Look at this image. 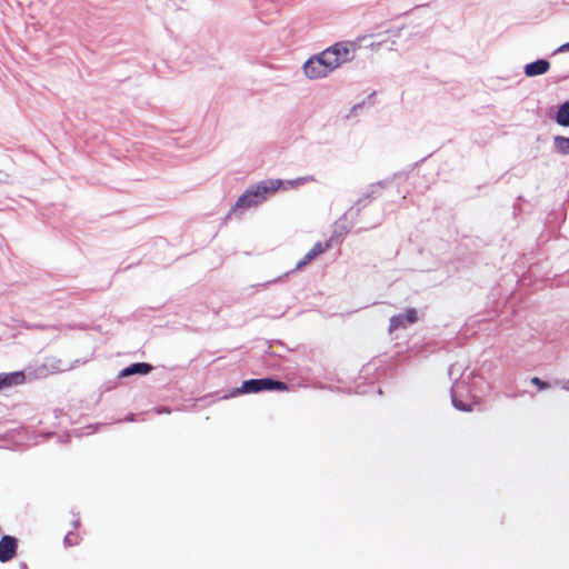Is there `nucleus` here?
Returning a JSON list of instances; mask_svg holds the SVG:
<instances>
[{"instance_id": "1", "label": "nucleus", "mask_w": 569, "mask_h": 569, "mask_svg": "<svg viewBox=\"0 0 569 569\" xmlns=\"http://www.w3.org/2000/svg\"><path fill=\"white\" fill-rule=\"evenodd\" d=\"M283 184L280 179H266L249 186L238 198L229 214L236 210L254 208L264 202L270 196L278 191Z\"/></svg>"}, {"instance_id": "21", "label": "nucleus", "mask_w": 569, "mask_h": 569, "mask_svg": "<svg viewBox=\"0 0 569 569\" xmlns=\"http://www.w3.org/2000/svg\"><path fill=\"white\" fill-rule=\"evenodd\" d=\"M461 368L462 366H460L459 363L451 365L449 368L450 378L453 379L455 373L460 372Z\"/></svg>"}, {"instance_id": "15", "label": "nucleus", "mask_w": 569, "mask_h": 569, "mask_svg": "<svg viewBox=\"0 0 569 569\" xmlns=\"http://www.w3.org/2000/svg\"><path fill=\"white\" fill-rule=\"evenodd\" d=\"M317 256H315L313 251H308L302 259H300L296 264V270L303 268L309 262H311Z\"/></svg>"}, {"instance_id": "5", "label": "nucleus", "mask_w": 569, "mask_h": 569, "mask_svg": "<svg viewBox=\"0 0 569 569\" xmlns=\"http://www.w3.org/2000/svg\"><path fill=\"white\" fill-rule=\"evenodd\" d=\"M24 380L26 376L23 371L0 373V391L13 386L22 385Z\"/></svg>"}, {"instance_id": "10", "label": "nucleus", "mask_w": 569, "mask_h": 569, "mask_svg": "<svg viewBox=\"0 0 569 569\" xmlns=\"http://www.w3.org/2000/svg\"><path fill=\"white\" fill-rule=\"evenodd\" d=\"M556 150L563 156H569V138L562 136H556L553 138Z\"/></svg>"}, {"instance_id": "26", "label": "nucleus", "mask_w": 569, "mask_h": 569, "mask_svg": "<svg viewBox=\"0 0 569 569\" xmlns=\"http://www.w3.org/2000/svg\"><path fill=\"white\" fill-rule=\"evenodd\" d=\"M26 328H28V329H30V328H39V329H43V328H44V326H40V325H30V326H29V325H28V326H26Z\"/></svg>"}, {"instance_id": "29", "label": "nucleus", "mask_w": 569, "mask_h": 569, "mask_svg": "<svg viewBox=\"0 0 569 569\" xmlns=\"http://www.w3.org/2000/svg\"><path fill=\"white\" fill-rule=\"evenodd\" d=\"M20 569H28L27 563H26V562H21V563H20Z\"/></svg>"}, {"instance_id": "16", "label": "nucleus", "mask_w": 569, "mask_h": 569, "mask_svg": "<svg viewBox=\"0 0 569 569\" xmlns=\"http://www.w3.org/2000/svg\"><path fill=\"white\" fill-rule=\"evenodd\" d=\"M549 67H550V64L547 60H543V59L536 60V76L547 72Z\"/></svg>"}, {"instance_id": "2", "label": "nucleus", "mask_w": 569, "mask_h": 569, "mask_svg": "<svg viewBox=\"0 0 569 569\" xmlns=\"http://www.w3.org/2000/svg\"><path fill=\"white\" fill-rule=\"evenodd\" d=\"M289 387L286 382L274 378L266 377L259 379L244 380L240 388L231 391V396L240 393H258L260 391H288Z\"/></svg>"}, {"instance_id": "19", "label": "nucleus", "mask_w": 569, "mask_h": 569, "mask_svg": "<svg viewBox=\"0 0 569 569\" xmlns=\"http://www.w3.org/2000/svg\"><path fill=\"white\" fill-rule=\"evenodd\" d=\"M313 58L320 62V66L323 67V72H326L327 76L332 72V69L327 67L326 58H323V51L317 56H313Z\"/></svg>"}, {"instance_id": "9", "label": "nucleus", "mask_w": 569, "mask_h": 569, "mask_svg": "<svg viewBox=\"0 0 569 569\" xmlns=\"http://www.w3.org/2000/svg\"><path fill=\"white\" fill-rule=\"evenodd\" d=\"M556 121L561 127H569V100L559 107Z\"/></svg>"}, {"instance_id": "6", "label": "nucleus", "mask_w": 569, "mask_h": 569, "mask_svg": "<svg viewBox=\"0 0 569 569\" xmlns=\"http://www.w3.org/2000/svg\"><path fill=\"white\" fill-rule=\"evenodd\" d=\"M151 370H152V366L148 362H134V363H131L130 366L123 368L119 372L118 377L127 378V377H130L133 375L144 376V375H148Z\"/></svg>"}, {"instance_id": "22", "label": "nucleus", "mask_w": 569, "mask_h": 569, "mask_svg": "<svg viewBox=\"0 0 569 569\" xmlns=\"http://www.w3.org/2000/svg\"><path fill=\"white\" fill-rule=\"evenodd\" d=\"M525 73L530 78L533 77V61L525 66Z\"/></svg>"}, {"instance_id": "25", "label": "nucleus", "mask_w": 569, "mask_h": 569, "mask_svg": "<svg viewBox=\"0 0 569 569\" xmlns=\"http://www.w3.org/2000/svg\"><path fill=\"white\" fill-rule=\"evenodd\" d=\"M363 103L355 104L351 109V112H357L358 109L362 108Z\"/></svg>"}, {"instance_id": "30", "label": "nucleus", "mask_w": 569, "mask_h": 569, "mask_svg": "<svg viewBox=\"0 0 569 569\" xmlns=\"http://www.w3.org/2000/svg\"><path fill=\"white\" fill-rule=\"evenodd\" d=\"M563 48L569 50V42L567 44H565Z\"/></svg>"}, {"instance_id": "13", "label": "nucleus", "mask_w": 569, "mask_h": 569, "mask_svg": "<svg viewBox=\"0 0 569 569\" xmlns=\"http://www.w3.org/2000/svg\"><path fill=\"white\" fill-rule=\"evenodd\" d=\"M333 50H338L337 53H339L340 62L343 63L349 60L350 56V49L347 44L343 43H336L332 46Z\"/></svg>"}, {"instance_id": "8", "label": "nucleus", "mask_w": 569, "mask_h": 569, "mask_svg": "<svg viewBox=\"0 0 569 569\" xmlns=\"http://www.w3.org/2000/svg\"><path fill=\"white\" fill-rule=\"evenodd\" d=\"M337 52L338 50H333L332 47L323 50V58H326L327 67H330L332 71L341 66L340 58L338 57L339 53Z\"/></svg>"}, {"instance_id": "11", "label": "nucleus", "mask_w": 569, "mask_h": 569, "mask_svg": "<svg viewBox=\"0 0 569 569\" xmlns=\"http://www.w3.org/2000/svg\"><path fill=\"white\" fill-rule=\"evenodd\" d=\"M369 203L368 200L365 199V197L360 198L356 203L355 206H352L346 213H345V217H353V216H359L361 210L363 208L367 207V204Z\"/></svg>"}, {"instance_id": "28", "label": "nucleus", "mask_w": 569, "mask_h": 569, "mask_svg": "<svg viewBox=\"0 0 569 569\" xmlns=\"http://www.w3.org/2000/svg\"><path fill=\"white\" fill-rule=\"evenodd\" d=\"M156 412L160 415L162 412H170V411L166 408H161V409H157Z\"/></svg>"}, {"instance_id": "18", "label": "nucleus", "mask_w": 569, "mask_h": 569, "mask_svg": "<svg viewBox=\"0 0 569 569\" xmlns=\"http://www.w3.org/2000/svg\"><path fill=\"white\" fill-rule=\"evenodd\" d=\"M78 536L74 535L72 531L68 532L66 536H64V539H63V543L64 546L67 547H72V546H77L78 545Z\"/></svg>"}, {"instance_id": "23", "label": "nucleus", "mask_w": 569, "mask_h": 569, "mask_svg": "<svg viewBox=\"0 0 569 569\" xmlns=\"http://www.w3.org/2000/svg\"><path fill=\"white\" fill-rule=\"evenodd\" d=\"M536 387L540 390L546 389L548 387L547 382L541 381L536 377Z\"/></svg>"}, {"instance_id": "24", "label": "nucleus", "mask_w": 569, "mask_h": 569, "mask_svg": "<svg viewBox=\"0 0 569 569\" xmlns=\"http://www.w3.org/2000/svg\"><path fill=\"white\" fill-rule=\"evenodd\" d=\"M136 420V415L133 413H129L128 416L124 417L123 421H128V422H132Z\"/></svg>"}, {"instance_id": "17", "label": "nucleus", "mask_w": 569, "mask_h": 569, "mask_svg": "<svg viewBox=\"0 0 569 569\" xmlns=\"http://www.w3.org/2000/svg\"><path fill=\"white\" fill-rule=\"evenodd\" d=\"M405 316V322L407 323H415L418 320V313L415 308H409L406 310Z\"/></svg>"}, {"instance_id": "14", "label": "nucleus", "mask_w": 569, "mask_h": 569, "mask_svg": "<svg viewBox=\"0 0 569 569\" xmlns=\"http://www.w3.org/2000/svg\"><path fill=\"white\" fill-rule=\"evenodd\" d=\"M400 327H405V316L402 313L392 316L389 320V332H393Z\"/></svg>"}, {"instance_id": "20", "label": "nucleus", "mask_w": 569, "mask_h": 569, "mask_svg": "<svg viewBox=\"0 0 569 569\" xmlns=\"http://www.w3.org/2000/svg\"><path fill=\"white\" fill-rule=\"evenodd\" d=\"M329 247V243H326V246H323L321 242H316L313 244V247L310 249V251H313L315 252V256H319L320 253H322L327 248Z\"/></svg>"}, {"instance_id": "4", "label": "nucleus", "mask_w": 569, "mask_h": 569, "mask_svg": "<svg viewBox=\"0 0 569 569\" xmlns=\"http://www.w3.org/2000/svg\"><path fill=\"white\" fill-rule=\"evenodd\" d=\"M18 548V539L13 536H2L0 539V562H7L11 560Z\"/></svg>"}, {"instance_id": "7", "label": "nucleus", "mask_w": 569, "mask_h": 569, "mask_svg": "<svg viewBox=\"0 0 569 569\" xmlns=\"http://www.w3.org/2000/svg\"><path fill=\"white\" fill-rule=\"evenodd\" d=\"M305 74L309 79H320L327 77V73L323 72V67L320 66V62L316 60L313 57L309 58L303 64Z\"/></svg>"}, {"instance_id": "3", "label": "nucleus", "mask_w": 569, "mask_h": 569, "mask_svg": "<svg viewBox=\"0 0 569 569\" xmlns=\"http://www.w3.org/2000/svg\"><path fill=\"white\" fill-rule=\"evenodd\" d=\"M465 385H466L465 373H460V376L455 379L452 387L450 389L451 403L457 410L468 412V411L472 410L471 405L462 401L458 397V392L460 391V389L465 388Z\"/></svg>"}, {"instance_id": "27", "label": "nucleus", "mask_w": 569, "mask_h": 569, "mask_svg": "<svg viewBox=\"0 0 569 569\" xmlns=\"http://www.w3.org/2000/svg\"><path fill=\"white\" fill-rule=\"evenodd\" d=\"M79 523H80L79 518L74 519V520L72 521V526H73V528H74V529H77V528L79 527Z\"/></svg>"}, {"instance_id": "12", "label": "nucleus", "mask_w": 569, "mask_h": 569, "mask_svg": "<svg viewBox=\"0 0 569 569\" xmlns=\"http://www.w3.org/2000/svg\"><path fill=\"white\" fill-rule=\"evenodd\" d=\"M386 181H378L369 187V190L363 194L365 199L370 201L376 198L378 190L385 188Z\"/></svg>"}]
</instances>
